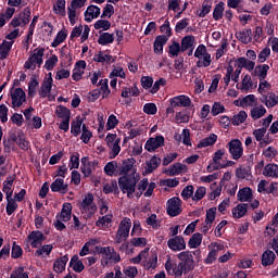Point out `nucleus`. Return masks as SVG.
Listing matches in <instances>:
<instances>
[{"instance_id":"9d476101","label":"nucleus","mask_w":278,"mask_h":278,"mask_svg":"<svg viewBox=\"0 0 278 278\" xmlns=\"http://www.w3.org/2000/svg\"><path fill=\"white\" fill-rule=\"evenodd\" d=\"M225 149L217 150L213 155V163L208 164L207 170L208 173H212V170H220V167H223V157H225Z\"/></svg>"},{"instance_id":"0eeeda50","label":"nucleus","mask_w":278,"mask_h":278,"mask_svg":"<svg viewBox=\"0 0 278 278\" xmlns=\"http://www.w3.org/2000/svg\"><path fill=\"white\" fill-rule=\"evenodd\" d=\"M207 249L210 252L205 258V264H214L216 257H218V253L225 249V245L223 243L212 242Z\"/></svg>"},{"instance_id":"3c124183","label":"nucleus","mask_w":278,"mask_h":278,"mask_svg":"<svg viewBox=\"0 0 278 278\" xmlns=\"http://www.w3.org/2000/svg\"><path fill=\"white\" fill-rule=\"evenodd\" d=\"M67 16L71 25H75L79 20V14L77 13V9L73 7H67Z\"/></svg>"},{"instance_id":"79ce46f5","label":"nucleus","mask_w":278,"mask_h":278,"mask_svg":"<svg viewBox=\"0 0 278 278\" xmlns=\"http://www.w3.org/2000/svg\"><path fill=\"white\" fill-rule=\"evenodd\" d=\"M99 86H100V89H98V90H99L102 99H108V97H110V93H111L110 86L108 85V79H101L99 81Z\"/></svg>"},{"instance_id":"69168bd1","label":"nucleus","mask_w":278,"mask_h":278,"mask_svg":"<svg viewBox=\"0 0 278 278\" xmlns=\"http://www.w3.org/2000/svg\"><path fill=\"white\" fill-rule=\"evenodd\" d=\"M111 224H112V215L110 214L100 217L97 222L98 227H110Z\"/></svg>"},{"instance_id":"7c9ffc66","label":"nucleus","mask_w":278,"mask_h":278,"mask_svg":"<svg viewBox=\"0 0 278 278\" xmlns=\"http://www.w3.org/2000/svg\"><path fill=\"white\" fill-rule=\"evenodd\" d=\"M160 164H162V160L157 156H153L151 160L147 161L146 163V173L149 175L151 173H153V170H155V168H157V166H160Z\"/></svg>"},{"instance_id":"ea45409f","label":"nucleus","mask_w":278,"mask_h":278,"mask_svg":"<svg viewBox=\"0 0 278 278\" xmlns=\"http://www.w3.org/2000/svg\"><path fill=\"white\" fill-rule=\"evenodd\" d=\"M81 173L83 175H85L86 177H90V175H92V163H90L88 161L87 156H84L81 159Z\"/></svg>"},{"instance_id":"423d86ee","label":"nucleus","mask_w":278,"mask_h":278,"mask_svg":"<svg viewBox=\"0 0 278 278\" xmlns=\"http://www.w3.org/2000/svg\"><path fill=\"white\" fill-rule=\"evenodd\" d=\"M228 151L232 160H240V157L244 155V148H242V141H240V139H233L228 142Z\"/></svg>"},{"instance_id":"37998d69","label":"nucleus","mask_w":278,"mask_h":278,"mask_svg":"<svg viewBox=\"0 0 278 278\" xmlns=\"http://www.w3.org/2000/svg\"><path fill=\"white\" fill-rule=\"evenodd\" d=\"M265 114H266V108H264V105L254 106L251 110V117L253 118V121H257L262 118V116H264Z\"/></svg>"},{"instance_id":"0e129e2a","label":"nucleus","mask_w":278,"mask_h":278,"mask_svg":"<svg viewBox=\"0 0 278 278\" xmlns=\"http://www.w3.org/2000/svg\"><path fill=\"white\" fill-rule=\"evenodd\" d=\"M242 108H253L255 105V97L253 94L245 96L241 100Z\"/></svg>"},{"instance_id":"dca6fc26","label":"nucleus","mask_w":278,"mask_h":278,"mask_svg":"<svg viewBox=\"0 0 278 278\" xmlns=\"http://www.w3.org/2000/svg\"><path fill=\"white\" fill-rule=\"evenodd\" d=\"M86 71V61H78L75 64V67L73 70L72 79L74 81H79L81 77L84 76V73Z\"/></svg>"},{"instance_id":"58836bf2","label":"nucleus","mask_w":278,"mask_h":278,"mask_svg":"<svg viewBox=\"0 0 278 278\" xmlns=\"http://www.w3.org/2000/svg\"><path fill=\"white\" fill-rule=\"evenodd\" d=\"M53 12L64 16L66 14V0H56V3L53 5Z\"/></svg>"},{"instance_id":"5701e85b","label":"nucleus","mask_w":278,"mask_h":278,"mask_svg":"<svg viewBox=\"0 0 278 278\" xmlns=\"http://www.w3.org/2000/svg\"><path fill=\"white\" fill-rule=\"evenodd\" d=\"M216 140H218V136L216 134H211L208 137L203 138L198 143V149H205L207 147H212L216 144Z\"/></svg>"},{"instance_id":"4c0bfd02","label":"nucleus","mask_w":278,"mask_h":278,"mask_svg":"<svg viewBox=\"0 0 278 278\" xmlns=\"http://www.w3.org/2000/svg\"><path fill=\"white\" fill-rule=\"evenodd\" d=\"M70 266L71 268H73V270L75 273H81L84 270V263L79 260V256L74 255L70 262Z\"/></svg>"},{"instance_id":"39448f33","label":"nucleus","mask_w":278,"mask_h":278,"mask_svg":"<svg viewBox=\"0 0 278 278\" xmlns=\"http://www.w3.org/2000/svg\"><path fill=\"white\" fill-rule=\"evenodd\" d=\"M31 18V9L25 8L23 12L18 14V16H14L11 21L12 27H25V25H29V21Z\"/></svg>"},{"instance_id":"4468645a","label":"nucleus","mask_w":278,"mask_h":278,"mask_svg":"<svg viewBox=\"0 0 278 278\" xmlns=\"http://www.w3.org/2000/svg\"><path fill=\"white\" fill-rule=\"evenodd\" d=\"M28 242L33 249H38L45 242V233L35 230L28 235Z\"/></svg>"},{"instance_id":"a211bd4d","label":"nucleus","mask_w":278,"mask_h":278,"mask_svg":"<svg viewBox=\"0 0 278 278\" xmlns=\"http://www.w3.org/2000/svg\"><path fill=\"white\" fill-rule=\"evenodd\" d=\"M93 62H99L100 64H112V62H115V60L110 53L99 51L93 55Z\"/></svg>"},{"instance_id":"bf43d9fd","label":"nucleus","mask_w":278,"mask_h":278,"mask_svg":"<svg viewBox=\"0 0 278 278\" xmlns=\"http://www.w3.org/2000/svg\"><path fill=\"white\" fill-rule=\"evenodd\" d=\"M118 190V182L116 180H112L103 186V193L111 194V192H116Z\"/></svg>"},{"instance_id":"2f4dec72","label":"nucleus","mask_w":278,"mask_h":278,"mask_svg":"<svg viewBox=\"0 0 278 278\" xmlns=\"http://www.w3.org/2000/svg\"><path fill=\"white\" fill-rule=\"evenodd\" d=\"M55 114L58 118H61L62 121H71V110L64 105L56 106Z\"/></svg>"},{"instance_id":"6e6552de","label":"nucleus","mask_w":278,"mask_h":278,"mask_svg":"<svg viewBox=\"0 0 278 278\" xmlns=\"http://www.w3.org/2000/svg\"><path fill=\"white\" fill-rule=\"evenodd\" d=\"M80 36V41L81 42H86V40H88V37L90 36V27H88V25H78L75 26L72 29V33L70 35L71 40L75 39V38H79Z\"/></svg>"},{"instance_id":"a19ab883","label":"nucleus","mask_w":278,"mask_h":278,"mask_svg":"<svg viewBox=\"0 0 278 278\" xmlns=\"http://www.w3.org/2000/svg\"><path fill=\"white\" fill-rule=\"evenodd\" d=\"M194 47V36H186L181 40V52L188 51V49H192Z\"/></svg>"},{"instance_id":"20e7f679","label":"nucleus","mask_w":278,"mask_h":278,"mask_svg":"<svg viewBox=\"0 0 278 278\" xmlns=\"http://www.w3.org/2000/svg\"><path fill=\"white\" fill-rule=\"evenodd\" d=\"M130 229H131V219L125 217L121 222L119 227L117 229L116 237H115V240L118 244H121V242H125V240L129 238Z\"/></svg>"},{"instance_id":"f3484780","label":"nucleus","mask_w":278,"mask_h":278,"mask_svg":"<svg viewBox=\"0 0 278 278\" xmlns=\"http://www.w3.org/2000/svg\"><path fill=\"white\" fill-rule=\"evenodd\" d=\"M53 88V77L49 76L43 79L41 84L39 94L40 97H49L51 94V89Z\"/></svg>"},{"instance_id":"6e6d98bb","label":"nucleus","mask_w":278,"mask_h":278,"mask_svg":"<svg viewBox=\"0 0 278 278\" xmlns=\"http://www.w3.org/2000/svg\"><path fill=\"white\" fill-rule=\"evenodd\" d=\"M180 51L181 45H179L177 41H173L168 49L169 58H177Z\"/></svg>"},{"instance_id":"864d4df0","label":"nucleus","mask_w":278,"mask_h":278,"mask_svg":"<svg viewBox=\"0 0 278 278\" xmlns=\"http://www.w3.org/2000/svg\"><path fill=\"white\" fill-rule=\"evenodd\" d=\"M140 94V91L137 89V87H125L122 91V97L124 99H129V97H138Z\"/></svg>"},{"instance_id":"2eb2a0df","label":"nucleus","mask_w":278,"mask_h":278,"mask_svg":"<svg viewBox=\"0 0 278 278\" xmlns=\"http://www.w3.org/2000/svg\"><path fill=\"white\" fill-rule=\"evenodd\" d=\"M99 16H101V8L94 4L89 5L85 11L86 23H92V21H94V18H99Z\"/></svg>"},{"instance_id":"7ed1b4c3","label":"nucleus","mask_w":278,"mask_h":278,"mask_svg":"<svg viewBox=\"0 0 278 278\" xmlns=\"http://www.w3.org/2000/svg\"><path fill=\"white\" fill-rule=\"evenodd\" d=\"M42 58H45V50L42 48H36L27 59L24 64V67L28 71H36V67L42 66Z\"/></svg>"},{"instance_id":"ddd939ff","label":"nucleus","mask_w":278,"mask_h":278,"mask_svg":"<svg viewBox=\"0 0 278 278\" xmlns=\"http://www.w3.org/2000/svg\"><path fill=\"white\" fill-rule=\"evenodd\" d=\"M160 147H164V137L162 136L149 138L144 144V149L146 151H149V153H153V151L160 149Z\"/></svg>"},{"instance_id":"603ef678","label":"nucleus","mask_w":278,"mask_h":278,"mask_svg":"<svg viewBox=\"0 0 278 278\" xmlns=\"http://www.w3.org/2000/svg\"><path fill=\"white\" fill-rule=\"evenodd\" d=\"M248 114L244 111H240L238 114L233 115L231 118L232 125H242L248 118Z\"/></svg>"},{"instance_id":"e433bc0d","label":"nucleus","mask_w":278,"mask_h":278,"mask_svg":"<svg viewBox=\"0 0 278 278\" xmlns=\"http://www.w3.org/2000/svg\"><path fill=\"white\" fill-rule=\"evenodd\" d=\"M236 37L240 42H243V45H249L253 38L251 37V29H244L242 31H239L236 34Z\"/></svg>"},{"instance_id":"c85d7f7f","label":"nucleus","mask_w":278,"mask_h":278,"mask_svg":"<svg viewBox=\"0 0 278 278\" xmlns=\"http://www.w3.org/2000/svg\"><path fill=\"white\" fill-rule=\"evenodd\" d=\"M275 257H277V255H275V252H273L271 250H266L262 255V265L270 266L275 264Z\"/></svg>"},{"instance_id":"4d7b16f0","label":"nucleus","mask_w":278,"mask_h":278,"mask_svg":"<svg viewBox=\"0 0 278 278\" xmlns=\"http://www.w3.org/2000/svg\"><path fill=\"white\" fill-rule=\"evenodd\" d=\"M99 45H112L114 42V35L110 33H103L99 39H98Z\"/></svg>"},{"instance_id":"aec40b11","label":"nucleus","mask_w":278,"mask_h":278,"mask_svg":"<svg viewBox=\"0 0 278 278\" xmlns=\"http://www.w3.org/2000/svg\"><path fill=\"white\" fill-rule=\"evenodd\" d=\"M264 177L278 179V165L275 163H269L263 168Z\"/></svg>"},{"instance_id":"412c9836","label":"nucleus","mask_w":278,"mask_h":278,"mask_svg":"<svg viewBox=\"0 0 278 278\" xmlns=\"http://www.w3.org/2000/svg\"><path fill=\"white\" fill-rule=\"evenodd\" d=\"M261 101L266 105V108H275V105H278V96L275 92H269L267 94H263Z\"/></svg>"},{"instance_id":"a18cd8bd","label":"nucleus","mask_w":278,"mask_h":278,"mask_svg":"<svg viewBox=\"0 0 278 278\" xmlns=\"http://www.w3.org/2000/svg\"><path fill=\"white\" fill-rule=\"evenodd\" d=\"M81 129H84V122H81V119L78 118L72 122L71 134L77 137L79 134H81Z\"/></svg>"},{"instance_id":"f704fd0d","label":"nucleus","mask_w":278,"mask_h":278,"mask_svg":"<svg viewBox=\"0 0 278 278\" xmlns=\"http://www.w3.org/2000/svg\"><path fill=\"white\" fill-rule=\"evenodd\" d=\"M203 242V235L195 232L191 236L188 241L190 249H199V245Z\"/></svg>"},{"instance_id":"f257e3e1","label":"nucleus","mask_w":278,"mask_h":278,"mask_svg":"<svg viewBox=\"0 0 278 278\" xmlns=\"http://www.w3.org/2000/svg\"><path fill=\"white\" fill-rule=\"evenodd\" d=\"M136 159H126L118 168V186L123 194H127L128 199H134L136 194V186L140 181V173L134 167Z\"/></svg>"},{"instance_id":"680f3d73","label":"nucleus","mask_w":278,"mask_h":278,"mask_svg":"<svg viewBox=\"0 0 278 278\" xmlns=\"http://www.w3.org/2000/svg\"><path fill=\"white\" fill-rule=\"evenodd\" d=\"M193 194H194V186L192 185H188L181 191V197L185 201H188V199H192Z\"/></svg>"},{"instance_id":"c9c22d12","label":"nucleus","mask_w":278,"mask_h":278,"mask_svg":"<svg viewBox=\"0 0 278 278\" xmlns=\"http://www.w3.org/2000/svg\"><path fill=\"white\" fill-rule=\"evenodd\" d=\"M175 140L178 142H181L186 144V147H192V141L190 140V130L184 129L181 135L175 136Z\"/></svg>"},{"instance_id":"bb28decb","label":"nucleus","mask_w":278,"mask_h":278,"mask_svg":"<svg viewBox=\"0 0 278 278\" xmlns=\"http://www.w3.org/2000/svg\"><path fill=\"white\" fill-rule=\"evenodd\" d=\"M66 264H68V256H62L58 258L53 264L54 273H64L66 270Z\"/></svg>"},{"instance_id":"e2e57ef3","label":"nucleus","mask_w":278,"mask_h":278,"mask_svg":"<svg viewBox=\"0 0 278 278\" xmlns=\"http://www.w3.org/2000/svg\"><path fill=\"white\" fill-rule=\"evenodd\" d=\"M10 278H29V275L25 273L24 267H17L12 271Z\"/></svg>"},{"instance_id":"c03bdc74","label":"nucleus","mask_w":278,"mask_h":278,"mask_svg":"<svg viewBox=\"0 0 278 278\" xmlns=\"http://www.w3.org/2000/svg\"><path fill=\"white\" fill-rule=\"evenodd\" d=\"M84 210H94V195L88 193L81 202Z\"/></svg>"},{"instance_id":"f8f14e48","label":"nucleus","mask_w":278,"mask_h":278,"mask_svg":"<svg viewBox=\"0 0 278 278\" xmlns=\"http://www.w3.org/2000/svg\"><path fill=\"white\" fill-rule=\"evenodd\" d=\"M172 108H190L192 100L186 94L176 96L169 100Z\"/></svg>"},{"instance_id":"b1692460","label":"nucleus","mask_w":278,"mask_h":278,"mask_svg":"<svg viewBox=\"0 0 278 278\" xmlns=\"http://www.w3.org/2000/svg\"><path fill=\"white\" fill-rule=\"evenodd\" d=\"M11 138L13 142H16L20 149H23V151H27L29 149V141L25 138V135H13Z\"/></svg>"},{"instance_id":"338daca9","label":"nucleus","mask_w":278,"mask_h":278,"mask_svg":"<svg viewBox=\"0 0 278 278\" xmlns=\"http://www.w3.org/2000/svg\"><path fill=\"white\" fill-rule=\"evenodd\" d=\"M207 189L205 187H199L192 195V201H201L205 197Z\"/></svg>"},{"instance_id":"c756f323","label":"nucleus","mask_w":278,"mask_h":278,"mask_svg":"<svg viewBox=\"0 0 278 278\" xmlns=\"http://www.w3.org/2000/svg\"><path fill=\"white\" fill-rule=\"evenodd\" d=\"M184 170H186V165L181 163H176L166 169V175H168L169 177H175V175H181Z\"/></svg>"},{"instance_id":"473e14b6","label":"nucleus","mask_w":278,"mask_h":278,"mask_svg":"<svg viewBox=\"0 0 278 278\" xmlns=\"http://www.w3.org/2000/svg\"><path fill=\"white\" fill-rule=\"evenodd\" d=\"M12 45H14V41H3L0 45V59L5 60L8 55H10V51H12Z\"/></svg>"},{"instance_id":"8fccbe9b","label":"nucleus","mask_w":278,"mask_h":278,"mask_svg":"<svg viewBox=\"0 0 278 278\" xmlns=\"http://www.w3.org/2000/svg\"><path fill=\"white\" fill-rule=\"evenodd\" d=\"M60 59H58V55L52 54L48 60H46L45 68L46 71H53L55 66H58V62Z\"/></svg>"},{"instance_id":"de8ad7c7","label":"nucleus","mask_w":278,"mask_h":278,"mask_svg":"<svg viewBox=\"0 0 278 278\" xmlns=\"http://www.w3.org/2000/svg\"><path fill=\"white\" fill-rule=\"evenodd\" d=\"M116 77H119L121 79H125V77H127L125 70H123L122 66H114L110 73V79H116Z\"/></svg>"},{"instance_id":"5fc2aeb1","label":"nucleus","mask_w":278,"mask_h":278,"mask_svg":"<svg viewBox=\"0 0 278 278\" xmlns=\"http://www.w3.org/2000/svg\"><path fill=\"white\" fill-rule=\"evenodd\" d=\"M167 210H181V199L174 197L167 201Z\"/></svg>"},{"instance_id":"774afa93","label":"nucleus","mask_w":278,"mask_h":278,"mask_svg":"<svg viewBox=\"0 0 278 278\" xmlns=\"http://www.w3.org/2000/svg\"><path fill=\"white\" fill-rule=\"evenodd\" d=\"M125 278H136V276L138 275V268L130 266V267H126L123 270Z\"/></svg>"},{"instance_id":"49530a36","label":"nucleus","mask_w":278,"mask_h":278,"mask_svg":"<svg viewBox=\"0 0 278 278\" xmlns=\"http://www.w3.org/2000/svg\"><path fill=\"white\" fill-rule=\"evenodd\" d=\"M225 12V2H219L215 5L213 11L214 21H220L223 18V13Z\"/></svg>"},{"instance_id":"052dcab7","label":"nucleus","mask_w":278,"mask_h":278,"mask_svg":"<svg viewBox=\"0 0 278 278\" xmlns=\"http://www.w3.org/2000/svg\"><path fill=\"white\" fill-rule=\"evenodd\" d=\"M94 29H103V31H108L110 27H112V24L108 20H98L94 25Z\"/></svg>"},{"instance_id":"cd10ccee","label":"nucleus","mask_w":278,"mask_h":278,"mask_svg":"<svg viewBox=\"0 0 278 278\" xmlns=\"http://www.w3.org/2000/svg\"><path fill=\"white\" fill-rule=\"evenodd\" d=\"M237 199L241 202L250 201L251 199H253V190H251V188L249 187L240 189L237 193Z\"/></svg>"},{"instance_id":"6ab92c4d","label":"nucleus","mask_w":278,"mask_h":278,"mask_svg":"<svg viewBox=\"0 0 278 278\" xmlns=\"http://www.w3.org/2000/svg\"><path fill=\"white\" fill-rule=\"evenodd\" d=\"M52 192H61L66 194L68 192V185H64V178H56L50 186Z\"/></svg>"},{"instance_id":"a878e982","label":"nucleus","mask_w":278,"mask_h":278,"mask_svg":"<svg viewBox=\"0 0 278 278\" xmlns=\"http://www.w3.org/2000/svg\"><path fill=\"white\" fill-rule=\"evenodd\" d=\"M168 42V37L157 36L153 43L154 53H164V45Z\"/></svg>"},{"instance_id":"f03ea898","label":"nucleus","mask_w":278,"mask_h":278,"mask_svg":"<svg viewBox=\"0 0 278 278\" xmlns=\"http://www.w3.org/2000/svg\"><path fill=\"white\" fill-rule=\"evenodd\" d=\"M194 58L198 59V68H207L212 64V54L207 52V47L205 45H199L194 51Z\"/></svg>"},{"instance_id":"1a4fd4ad","label":"nucleus","mask_w":278,"mask_h":278,"mask_svg":"<svg viewBox=\"0 0 278 278\" xmlns=\"http://www.w3.org/2000/svg\"><path fill=\"white\" fill-rule=\"evenodd\" d=\"M11 99H12V108H21L25 101H27V96L22 88H16L11 91Z\"/></svg>"},{"instance_id":"72a5a7b5","label":"nucleus","mask_w":278,"mask_h":278,"mask_svg":"<svg viewBox=\"0 0 278 278\" xmlns=\"http://www.w3.org/2000/svg\"><path fill=\"white\" fill-rule=\"evenodd\" d=\"M66 38H68V31L66 29H61L52 41L51 47L54 49L55 47H60V45H62Z\"/></svg>"},{"instance_id":"393cba45","label":"nucleus","mask_w":278,"mask_h":278,"mask_svg":"<svg viewBox=\"0 0 278 278\" xmlns=\"http://www.w3.org/2000/svg\"><path fill=\"white\" fill-rule=\"evenodd\" d=\"M237 66L242 70L245 68V71H253L255 68V61H251L244 56H241L237 60Z\"/></svg>"},{"instance_id":"4be33fe9","label":"nucleus","mask_w":278,"mask_h":278,"mask_svg":"<svg viewBox=\"0 0 278 278\" xmlns=\"http://www.w3.org/2000/svg\"><path fill=\"white\" fill-rule=\"evenodd\" d=\"M103 252L109 262H112L113 264H118V262H121V254L116 253L113 248H103Z\"/></svg>"},{"instance_id":"09e8293b","label":"nucleus","mask_w":278,"mask_h":278,"mask_svg":"<svg viewBox=\"0 0 278 278\" xmlns=\"http://www.w3.org/2000/svg\"><path fill=\"white\" fill-rule=\"evenodd\" d=\"M253 88V80L251 79V75H245L241 80V90L242 92H249Z\"/></svg>"},{"instance_id":"13d9d810","label":"nucleus","mask_w":278,"mask_h":278,"mask_svg":"<svg viewBox=\"0 0 278 278\" xmlns=\"http://www.w3.org/2000/svg\"><path fill=\"white\" fill-rule=\"evenodd\" d=\"M116 168H118V163H116V161L109 162L104 166V173L109 175V177H113L114 173H116Z\"/></svg>"},{"instance_id":"9b49d317","label":"nucleus","mask_w":278,"mask_h":278,"mask_svg":"<svg viewBox=\"0 0 278 278\" xmlns=\"http://www.w3.org/2000/svg\"><path fill=\"white\" fill-rule=\"evenodd\" d=\"M167 247L175 252L186 251V240L181 236L173 237L167 241Z\"/></svg>"}]
</instances>
